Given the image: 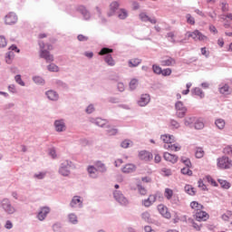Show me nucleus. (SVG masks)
I'll return each instance as SVG.
<instances>
[{
  "instance_id": "9d476101",
  "label": "nucleus",
  "mask_w": 232,
  "mask_h": 232,
  "mask_svg": "<svg viewBox=\"0 0 232 232\" xmlns=\"http://www.w3.org/2000/svg\"><path fill=\"white\" fill-rule=\"evenodd\" d=\"M114 198L121 204V206H126L128 204V199L119 191H114Z\"/></svg>"
},
{
  "instance_id": "72a5a7b5",
  "label": "nucleus",
  "mask_w": 232,
  "mask_h": 232,
  "mask_svg": "<svg viewBox=\"0 0 232 232\" xmlns=\"http://www.w3.org/2000/svg\"><path fill=\"white\" fill-rule=\"evenodd\" d=\"M105 63H107L109 66H115V61H113V58L111 57V55H107L105 57Z\"/></svg>"
},
{
  "instance_id": "680f3d73",
  "label": "nucleus",
  "mask_w": 232,
  "mask_h": 232,
  "mask_svg": "<svg viewBox=\"0 0 232 232\" xmlns=\"http://www.w3.org/2000/svg\"><path fill=\"white\" fill-rule=\"evenodd\" d=\"M181 161L184 162L186 167L191 166V161L188 158H181Z\"/></svg>"
},
{
  "instance_id": "bf43d9fd",
  "label": "nucleus",
  "mask_w": 232,
  "mask_h": 232,
  "mask_svg": "<svg viewBox=\"0 0 232 232\" xmlns=\"http://www.w3.org/2000/svg\"><path fill=\"white\" fill-rule=\"evenodd\" d=\"M6 46V39L5 36H0V48H5Z\"/></svg>"
},
{
  "instance_id": "0eeeda50",
  "label": "nucleus",
  "mask_w": 232,
  "mask_h": 232,
  "mask_svg": "<svg viewBox=\"0 0 232 232\" xmlns=\"http://www.w3.org/2000/svg\"><path fill=\"white\" fill-rule=\"evenodd\" d=\"M161 66H175L177 64V61L170 56H165L160 61Z\"/></svg>"
},
{
  "instance_id": "49530a36",
  "label": "nucleus",
  "mask_w": 232,
  "mask_h": 232,
  "mask_svg": "<svg viewBox=\"0 0 232 232\" xmlns=\"http://www.w3.org/2000/svg\"><path fill=\"white\" fill-rule=\"evenodd\" d=\"M47 69L49 70V72H59V67L53 63L48 65Z\"/></svg>"
},
{
  "instance_id": "c756f323",
  "label": "nucleus",
  "mask_w": 232,
  "mask_h": 232,
  "mask_svg": "<svg viewBox=\"0 0 232 232\" xmlns=\"http://www.w3.org/2000/svg\"><path fill=\"white\" fill-rule=\"evenodd\" d=\"M106 120L101 119V118H97L94 121V124H96V126H100L101 128H103L104 126H106Z\"/></svg>"
},
{
  "instance_id": "39448f33",
  "label": "nucleus",
  "mask_w": 232,
  "mask_h": 232,
  "mask_svg": "<svg viewBox=\"0 0 232 232\" xmlns=\"http://www.w3.org/2000/svg\"><path fill=\"white\" fill-rule=\"evenodd\" d=\"M163 159L164 160H166L167 162H170L171 164H177V162L179 161V157L169 152H165L163 154Z\"/></svg>"
},
{
  "instance_id": "58836bf2",
  "label": "nucleus",
  "mask_w": 232,
  "mask_h": 232,
  "mask_svg": "<svg viewBox=\"0 0 232 232\" xmlns=\"http://www.w3.org/2000/svg\"><path fill=\"white\" fill-rule=\"evenodd\" d=\"M118 17L119 19H126V17H128V12L124 9H121Z\"/></svg>"
},
{
  "instance_id": "864d4df0",
  "label": "nucleus",
  "mask_w": 232,
  "mask_h": 232,
  "mask_svg": "<svg viewBox=\"0 0 232 232\" xmlns=\"http://www.w3.org/2000/svg\"><path fill=\"white\" fill-rule=\"evenodd\" d=\"M46 177V172H39L38 174H34V179H38L39 180L44 179Z\"/></svg>"
},
{
  "instance_id": "5701e85b",
  "label": "nucleus",
  "mask_w": 232,
  "mask_h": 232,
  "mask_svg": "<svg viewBox=\"0 0 232 232\" xmlns=\"http://www.w3.org/2000/svg\"><path fill=\"white\" fill-rule=\"evenodd\" d=\"M219 92L222 95H229V93H230V92H229V85L224 84L221 87H219Z\"/></svg>"
},
{
  "instance_id": "dca6fc26",
  "label": "nucleus",
  "mask_w": 232,
  "mask_h": 232,
  "mask_svg": "<svg viewBox=\"0 0 232 232\" xmlns=\"http://www.w3.org/2000/svg\"><path fill=\"white\" fill-rule=\"evenodd\" d=\"M118 8H119V2H112L110 5L108 16L111 17V15H115V12H117Z\"/></svg>"
},
{
  "instance_id": "0e129e2a",
  "label": "nucleus",
  "mask_w": 232,
  "mask_h": 232,
  "mask_svg": "<svg viewBox=\"0 0 232 232\" xmlns=\"http://www.w3.org/2000/svg\"><path fill=\"white\" fill-rule=\"evenodd\" d=\"M138 190L140 193V195H146V188H142V186L138 185Z\"/></svg>"
},
{
  "instance_id": "423d86ee",
  "label": "nucleus",
  "mask_w": 232,
  "mask_h": 232,
  "mask_svg": "<svg viewBox=\"0 0 232 232\" xmlns=\"http://www.w3.org/2000/svg\"><path fill=\"white\" fill-rule=\"evenodd\" d=\"M158 211L164 217V218H168V219L171 218V213H169V211L168 210V207H166V205L164 204L159 205Z\"/></svg>"
},
{
  "instance_id": "4c0bfd02",
  "label": "nucleus",
  "mask_w": 232,
  "mask_h": 232,
  "mask_svg": "<svg viewBox=\"0 0 232 232\" xmlns=\"http://www.w3.org/2000/svg\"><path fill=\"white\" fill-rule=\"evenodd\" d=\"M204 157V150L202 148H198L196 150V158L202 159Z\"/></svg>"
},
{
  "instance_id": "6ab92c4d",
  "label": "nucleus",
  "mask_w": 232,
  "mask_h": 232,
  "mask_svg": "<svg viewBox=\"0 0 232 232\" xmlns=\"http://www.w3.org/2000/svg\"><path fill=\"white\" fill-rule=\"evenodd\" d=\"M140 63H142V61L140 59L133 58L129 61V66H130V68H135V67L139 66V64H140Z\"/></svg>"
},
{
  "instance_id": "de8ad7c7",
  "label": "nucleus",
  "mask_w": 232,
  "mask_h": 232,
  "mask_svg": "<svg viewBox=\"0 0 232 232\" xmlns=\"http://www.w3.org/2000/svg\"><path fill=\"white\" fill-rule=\"evenodd\" d=\"M171 72L172 71L170 68L161 70V75H163L164 77H168V76L171 75Z\"/></svg>"
},
{
  "instance_id": "37998d69",
  "label": "nucleus",
  "mask_w": 232,
  "mask_h": 232,
  "mask_svg": "<svg viewBox=\"0 0 232 232\" xmlns=\"http://www.w3.org/2000/svg\"><path fill=\"white\" fill-rule=\"evenodd\" d=\"M152 70H153L154 73H157V75H161V73H162V68L159 65H153Z\"/></svg>"
},
{
  "instance_id": "69168bd1",
  "label": "nucleus",
  "mask_w": 232,
  "mask_h": 232,
  "mask_svg": "<svg viewBox=\"0 0 232 232\" xmlns=\"http://www.w3.org/2000/svg\"><path fill=\"white\" fill-rule=\"evenodd\" d=\"M198 188H201V189L206 190V185L204 184V181H202V179H199L198 181Z\"/></svg>"
},
{
  "instance_id": "c03bdc74",
  "label": "nucleus",
  "mask_w": 232,
  "mask_h": 232,
  "mask_svg": "<svg viewBox=\"0 0 232 232\" xmlns=\"http://www.w3.org/2000/svg\"><path fill=\"white\" fill-rule=\"evenodd\" d=\"M33 81L36 83V84H44V80L41 77V76H36L33 78Z\"/></svg>"
},
{
  "instance_id": "a19ab883",
  "label": "nucleus",
  "mask_w": 232,
  "mask_h": 232,
  "mask_svg": "<svg viewBox=\"0 0 232 232\" xmlns=\"http://www.w3.org/2000/svg\"><path fill=\"white\" fill-rule=\"evenodd\" d=\"M161 175H163V177H171V169L163 168L161 169Z\"/></svg>"
},
{
  "instance_id": "3c124183",
  "label": "nucleus",
  "mask_w": 232,
  "mask_h": 232,
  "mask_svg": "<svg viewBox=\"0 0 232 232\" xmlns=\"http://www.w3.org/2000/svg\"><path fill=\"white\" fill-rule=\"evenodd\" d=\"M167 37H168L169 41H170L171 43H176L175 33H173V32L168 33Z\"/></svg>"
},
{
  "instance_id": "774afa93",
  "label": "nucleus",
  "mask_w": 232,
  "mask_h": 232,
  "mask_svg": "<svg viewBox=\"0 0 232 232\" xmlns=\"http://www.w3.org/2000/svg\"><path fill=\"white\" fill-rule=\"evenodd\" d=\"M78 41H88V36H84L83 34H79Z\"/></svg>"
},
{
  "instance_id": "052dcab7",
  "label": "nucleus",
  "mask_w": 232,
  "mask_h": 232,
  "mask_svg": "<svg viewBox=\"0 0 232 232\" xmlns=\"http://www.w3.org/2000/svg\"><path fill=\"white\" fill-rule=\"evenodd\" d=\"M221 10L222 12H228L229 11V5L226 3L221 4Z\"/></svg>"
},
{
  "instance_id": "cd10ccee",
  "label": "nucleus",
  "mask_w": 232,
  "mask_h": 232,
  "mask_svg": "<svg viewBox=\"0 0 232 232\" xmlns=\"http://www.w3.org/2000/svg\"><path fill=\"white\" fill-rule=\"evenodd\" d=\"M157 200V196L156 195H150L149 196L147 201H146V206H151V204H154V202Z\"/></svg>"
},
{
  "instance_id": "4468645a",
  "label": "nucleus",
  "mask_w": 232,
  "mask_h": 232,
  "mask_svg": "<svg viewBox=\"0 0 232 232\" xmlns=\"http://www.w3.org/2000/svg\"><path fill=\"white\" fill-rule=\"evenodd\" d=\"M190 208H191V209H193L194 214H195V213H198V211H202V209H204V205H202L197 201H192L190 203Z\"/></svg>"
},
{
  "instance_id": "2f4dec72",
  "label": "nucleus",
  "mask_w": 232,
  "mask_h": 232,
  "mask_svg": "<svg viewBox=\"0 0 232 232\" xmlns=\"http://www.w3.org/2000/svg\"><path fill=\"white\" fill-rule=\"evenodd\" d=\"M137 86H139V80L132 79L130 82V90H136Z\"/></svg>"
},
{
  "instance_id": "c85d7f7f",
  "label": "nucleus",
  "mask_w": 232,
  "mask_h": 232,
  "mask_svg": "<svg viewBox=\"0 0 232 232\" xmlns=\"http://www.w3.org/2000/svg\"><path fill=\"white\" fill-rule=\"evenodd\" d=\"M195 130L204 129V121L202 120H197L194 123Z\"/></svg>"
},
{
  "instance_id": "f704fd0d",
  "label": "nucleus",
  "mask_w": 232,
  "mask_h": 232,
  "mask_svg": "<svg viewBox=\"0 0 232 232\" xmlns=\"http://www.w3.org/2000/svg\"><path fill=\"white\" fill-rule=\"evenodd\" d=\"M113 53V49L104 47L100 51L99 55H106L108 53Z\"/></svg>"
},
{
  "instance_id": "412c9836",
  "label": "nucleus",
  "mask_w": 232,
  "mask_h": 232,
  "mask_svg": "<svg viewBox=\"0 0 232 232\" xmlns=\"http://www.w3.org/2000/svg\"><path fill=\"white\" fill-rule=\"evenodd\" d=\"M69 166H70V163H68L67 161V166L61 167L59 173L63 177H68V175H70V169H68Z\"/></svg>"
},
{
  "instance_id": "e433bc0d",
  "label": "nucleus",
  "mask_w": 232,
  "mask_h": 232,
  "mask_svg": "<svg viewBox=\"0 0 232 232\" xmlns=\"http://www.w3.org/2000/svg\"><path fill=\"white\" fill-rule=\"evenodd\" d=\"M68 218H69V221L71 222V224H77V222H78L77 215L72 213V214H69Z\"/></svg>"
},
{
  "instance_id": "a18cd8bd",
  "label": "nucleus",
  "mask_w": 232,
  "mask_h": 232,
  "mask_svg": "<svg viewBox=\"0 0 232 232\" xmlns=\"http://www.w3.org/2000/svg\"><path fill=\"white\" fill-rule=\"evenodd\" d=\"M223 153H225V155H232V146L228 145L225 147V149L223 150Z\"/></svg>"
},
{
  "instance_id": "f8f14e48",
  "label": "nucleus",
  "mask_w": 232,
  "mask_h": 232,
  "mask_svg": "<svg viewBox=\"0 0 232 232\" xmlns=\"http://www.w3.org/2000/svg\"><path fill=\"white\" fill-rule=\"evenodd\" d=\"M161 140H163V142H165V146H168L169 144H173V142H175V136L173 135H169V134H164L161 135Z\"/></svg>"
},
{
  "instance_id": "7c9ffc66",
  "label": "nucleus",
  "mask_w": 232,
  "mask_h": 232,
  "mask_svg": "<svg viewBox=\"0 0 232 232\" xmlns=\"http://www.w3.org/2000/svg\"><path fill=\"white\" fill-rule=\"evenodd\" d=\"M194 95H197L200 99H204V92H202V89L198 87L194 89Z\"/></svg>"
},
{
  "instance_id": "bb28decb",
  "label": "nucleus",
  "mask_w": 232,
  "mask_h": 232,
  "mask_svg": "<svg viewBox=\"0 0 232 232\" xmlns=\"http://www.w3.org/2000/svg\"><path fill=\"white\" fill-rule=\"evenodd\" d=\"M218 182L224 189H229L231 188V184L225 179H218Z\"/></svg>"
},
{
  "instance_id": "7ed1b4c3",
  "label": "nucleus",
  "mask_w": 232,
  "mask_h": 232,
  "mask_svg": "<svg viewBox=\"0 0 232 232\" xmlns=\"http://www.w3.org/2000/svg\"><path fill=\"white\" fill-rule=\"evenodd\" d=\"M176 108V115L179 119H184L186 117V113H188V108L184 106L182 102H178L175 104Z\"/></svg>"
},
{
  "instance_id": "6e6d98bb",
  "label": "nucleus",
  "mask_w": 232,
  "mask_h": 232,
  "mask_svg": "<svg viewBox=\"0 0 232 232\" xmlns=\"http://www.w3.org/2000/svg\"><path fill=\"white\" fill-rule=\"evenodd\" d=\"M170 126H171V128H174L175 130H177L180 127V124H179L177 121L171 120Z\"/></svg>"
},
{
  "instance_id": "09e8293b",
  "label": "nucleus",
  "mask_w": 232,
  "mask_h": 232,
  "mask_svg": "<svg viewBox=\"0 0 232 232\" xmlns=\"http://www.w3.org/2000/svg\"><path fill=\"white\" fill-rule=\"evenodd\" d=\"M88 173L91 175V177H93V175H95V173H97V169H95V167H93V166H89Z\"/></svg>"
},
{
  "instance_id": "603ef678",
  "label": "nucleus",
  "mask_w": 232,
  "mask_h": 232,
  "mask_svg": "<svg viewBox=\"0 0 232 232\" xmlns=\"http://www.w3.org/2000/svg\"><path fill=\"white\" fill-rule=\"evenodd\" d=\"M14 81L18 83V84H20V86H24V82H23V79H21V75H16L15 77H14Z\"/></svg>"
},
{
  "instance_id": "2eb2a0df",
  "label": "nucleus",
  "mask_w": 232,
  "mask_h": 232,
  "mask_svg": "<svg viewBox=\"0 0 232 232\" xmlns=\"http://www.w3.org/2000/svg\"><path fill=\"white\" fill-rule=\"evenodd\" d=\"M137 169V167L131 163L126 164L122 169V173H133Z\"/></svg>"
},
{
  "instance_id": "13d9d810",
  "label": "nucleus",
  "mask_w": 232,
  "mask_h": 232,
  "mask_svg": "<svg viewBox=\"0 0 232 232\" xmlns=\"http://www.w3.org/2000/svg\"><path fill=\"white\" fill-rule=\"evenodd\" d=\"M229 217H231V211H228L221 216L222 220L227 221L229 220Z\"/></svg>"
},
{
  "instance_id": "473e14b6",
  "label": "nucleus",
  "mask_w": 232,
  "mask_h": 232,
  "mask_svg": "<svg viewBox=\"0 0 232 232\" xmlns=\"http://www.w3.org/2000/svg\"><path fill=\"white\" fill-rule=\"evenodd\" d=\"M197 41H202L203 43H206L208 41V36L204 35L200 31H198V38Z\"/></svg>"
},
{
  "instance_id": "f03ea898",
  "label": "nucleus",
  "mask_w": 232,
  "mask_h": 232,
  "mask_svg": "<svg viewBox=\"0 0 232 232\" xmlns=\"http://www.w3.org/2000/svg\"><path fill=\"white\" fill-rule=\"evenodd\" d=\"M39 46L41 59H44L46 63H53V54L50 53L44 49V44L43 42H40Z\"/></svg>"
},
{
  "instance_id": "79ce46f5",
  "label": "nucleus",
  "mask_w": 232,
  "mask_h": 232,
  "mask_svg": "<svg viewBox=\"0 0 232 232\" xmlns=\"http://www.w3.org/2000/svg\"><path fill=\"white\" fill-rule=\"evenodd\" d=\"M207 180L208 184L212 185L214 188H217V186H218L217 181L211 176H207Z\"/></svg>"
},
{
  "instance_id": "f3484780",
  "label": "nucleus",
  "mask_w": 232,
  "mask_h": 232,
  "mask_svg": "<svg viewBox=\"0 0 232 232\" xmlns=\"http://www.w3.org/2000/svg\"><path fill=\"white\" fill-rule=\"evenodd\" d=\"M56 131H64L66 130V126L64 125V121H56L54 122Z\"/></svg>"
},
{
  "instance_id": "9b49d317",
  "label": "nucleus",
  "mask_w": 232,
  "mask_h": 232,
  "mask_svg": "<svg viewBox=\"0 0 232 232\" xmlns=\"http://www.w3.org/2000/svg\"><path fill=\"white\" fill-rule=\"evenodd\" d=\"M71 208H82V199L81 197L74 196L70 203Z\"/></svg>"
},
{
  "instance_id": "1a4fd4ad",
  "label": "nucleus",
  "mask_w": 232,
  "mask_h": 232,
  "mask_svg": "<svg viewBox=\"0 0 232 232\" xmlns=\"http://www.w3.org/2000/svg\"><path fill=\"white\" fill-rule=\"evenodd\" d=\"M2 208L5 209V211L9 213L10 215H12V213L15 212V208H14V207H12V205H10V201L6 198L3 199Z\"/></svg>"
},
{
  "instance_id": "a878e982",
  "label": "nucleus",
  "mask_w": 232,
  "mask_h": 232,
  "mask_svg": "<svg viewBox=\"0 0 232 232\" xmlns=\"http://www.w3.org/2000/svg\"><path fill=\"white\" fill-rule=\"evenodd\" d=\"M198 35V30H195L194 32H187V36L194 41H197Z\"/></svg>"
},
{
  "instance_id": "6e6552de",
  "label": "nucleus",
  "mask_w": 232,
  "mask_h": 232,
  "mask_svg": "<svg viewBox=\"0 0 232 232\" xmlns=\"http://www.w3.org/2000/svg\"><path fill=\"white\" fill-rule=\"evenodd\" d=\"M17 23V15L14 13H10L5 15V24H15Z\"/></svg>"
},
{
  "instance_id": "aec40b11",
  "label": "nucleus",
  "mask_w": 232,
  "mask_h": 232,
  "mask_svg": "<svg viewBox=\"0 0 232 232\" xmlns=\"http://www.w3.org/2000/svg\"><path fill=\"white\" fill-rule=\"evenodd\" d=\"M165 150H170V151H180V146L179 144L170 143L164 146Z\"/></svg>"
},
{
  "instance_id": "393cba45",
  "label": "nucleus",
  "mask_w": 232,
  "mask_h": 232,
  "mask_svg": "<svg viewBox=\"0 0 232 232\" xmlns=\"http://www.w3.org/2000/svg\"><path fill=\"white\" fill-rule=\"evenodd\" d=\"M164 197L167 200H171V198H173V189L165 188Z\"/></svg>"
},
{
  "instance_id": "4be33fe9",
  "label": "nucleus",
  "mask_w": 232,
  "mask_h": 232,
  "mask_svg": "<svg viewBox=\"0 0 232 232\" xmlns=\"http://www.w3.org/2000/svg\"><path fill=\"white\" fill-rule=\"evenodd\" d=\"M185 191L186 193H188V195H190L191 197L195 196L197 193L195 188H193L191 185H186Z\"/></svg>"
},
{
  "instance_id": "4d7b16f0",
  "label": "nucleus",
  "mask_w": 232,
  "mask_h": 232,
  "mask_svg": "<svg viewBox=\"0 0 232 232\" xmlns=\"http://www.w3.org/2000/svg\"><path fill=\"white\" fill-rule=\"evenodd\" d=\"M138 104L140 106H146V96L145 95H141L140 100L138 102Z\"/></svg>"
},
{
  "instance_id": "e2e57ef3",
  "label": "nucleus",
  "mask_w": 232,
  "mask_h": 232,
  "mask_svg": "<svg viewBox=\"0 0 232 232\" xmlns=\"http://www.w3.org/2000/svg\"><path fill=\"white\" fill-rule=\"evenodd\" d=\"M193 121H195V118H187V119L185 120V124H186L187 126H189V124H193Z\"/></svg>"
},
{
  "instance_id": "a211bd4d",
  "label": "nucleus",
  "mask_w": 232,
  "mask_h": 232,
  "mask_svg": "<svg viewBox=\"0 0 232 232\" xmlns=\"http://www.w3.org/2000/svg\"><path fill=\"white\" fill-rule=\"evenodd\" d=\"M46 95L50 101H57L59 99V94L54 91H48Z\"/></svg>"
},
{
  "instance_id": "ea45409f",
  "label": "nucleus",
  "mask_w": 232,
  "mask_h": 232,
  "mask_svg": "<svg viewBox=\"0 0 232 232\" xmlns=\"http://www.w3.org/2000/svg\"><path fill=\"white\" fill-rule=\"evenodd\" d=\"M96 168L99 171H106V166L101 161L96 162Z\"/></svg>"
},
{
  "instance_id": "b1692460",
  "label": "nucleus",
  "mask_w": 232,
  "mask_h": 232,
  "mask_svg": "<svg viewBox=\"0 0 232 232\" xmlns=\"http://www.w3.org/2000/svg\"><path fill=\"white\" fill-rule=\"evenodd\" d=\"M215 124L218 130H224V128H226V121L223 119L216 120Z\"/></svg>"
},
{
  "instance_id": "338daca9",
  "label": "nucleus",
  "mask_w": 232,
  "mask_h": 232,
  "mask_svg": "<svg viewBox=\"0 0 232 232\" xmlns=\"http://www.w3.org/2000/svg\"><path fill=\"white\" fill-rule=\"evenodd\" d=\"M221 19H223V21H226V19H229V21H232V13H229L227 15H223Z\"/></svg>"
},
{
  "instance_id": "8fccbe9b",
  "label": "nucleus",
  "mask_w": 232,
  "mask_h": 232,
  "mask_svg": "<svg viewBox=\"0 0 232 232\" xmlns=\"http://www.w3.org/2000/svg\"><path fill=\"white\" fill-rule=\"evenodd\" d=\"M187 17V22L188 23V24H195V18L193 16H191V14H188L186 15Z\"/></svg>"
},
{
  "instance_id": "ddd939ff",
  "label": "nucleus",
  "mask_w": 232,
  "mask_h": 232,
  "mask_svg": "<svg viewBox=\"0 0 232 232\" xmlns=\"http://www.w3.org/2000/svg\"><path fill=\"white\" fill-rule=\"evenodd\" d=\"M48 213H50V208L48 207L42 208L37 216L38 219H40L41 221L44 220Z\"/></svg>"
},
{
  "instance_id": "20e7f679",
  "label": "nucleus",
  "mask_w": 232,
  "mask_h": 232,
  "mask_svg": "<svg viewBox=\"0 0 232 232\" xmlns=\"http://www.w3.org/2000/svg\"><path fill=\"white\" fill-rule=\"evenodd\" d=\"M193 218L197 222H206L207 220H209V214L204 210H199L198 212H195Z\"/></svg>"
},
{
  "instance_id": "f257e3e1",
  "label": "nucleus",
  "mask_w": 232,
  "mask_h": 232,
  "mask_svg": "<svg viewBox=\"0 0 232 232\" xmlns=\"http://www.w3.org/2000/svg\"><path fill=\"white\" fill-rule=\"evenodd\" d=\"M217 166L219 169H231L232 160L226 156L218 159Z\"/></svg>"
},
{
  "instance_id": "c9c22d12",
  "label": "nucleus",
  "mask_w": 232,
  "mask_h": 232,
  "mask_svg": "<svg viewBox=\"0 0 232 232\" xmlns=\"http://www.w3.org/2000/svg\"><path fill=\"white\" fill-rule=\"evenodd\" d=\"M181 173L183 175H188V177H191L193 175V171H191V169H189V167H185V168L181 169Z\"/></svg>"
},
{
  "instance_id": "5fc2aeb1",
  "label": "nucleus",
  "mask_w": 232,
  "mask_h": 232,
  "mask_svg": "<svg viewBox=\"0 0 232 232\" xmlns=\"http://www.w3.org/2000/svg\"><path fill=\"white\" fill-rule=\"evenodd\" d=\"M131 144V140H125L121 142V148H130V145Z\"/></svg>"
}]
</instances>
